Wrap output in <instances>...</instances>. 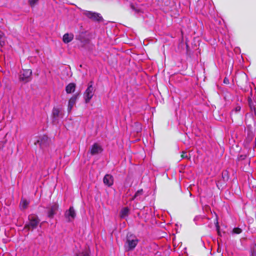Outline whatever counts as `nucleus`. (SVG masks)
I'll return each instance as SVG.
<instances>
[{"label": "nucleus", "mask_w": 256, "mask_h": 256, "mask_svg": "<svg viewBox=\"0 0 256 256\" xmlns=\"http://www.w3.org/2000/svg\"><path fill=\"white\" fill-rule=\"evenodd\" d=\"M251 256H256V250L254 251V252H252Z\"/></svg>", "instance_id": "nucleus-23"}, {"label": "nucleus", "mask_w": 256, "mask_h": 256, "mask_svg": "<svg viewBox=\"0 0 256 256\" xmlns=\"http://www.w3.org/2000/svg\"><path fill=\"white\" fill-rule=\"evenodd\" d=\"M104 183L108 186H110L113 184L114 179L112 175L107 174L103 179Z\"/></svg>", "instance_id": "nucleus-10"}, {"label": "nucleus", "mask_w": 256, "mask_h": 256, "mask_svg": "<svg viewBox=\"0 0 256 256\" xmlns=\"http://www.w3.org/2000/svg\"><path fill=\"white\" fill-rule=\"evenodd\" d=\"M182 158H187V155H186V152H183L182 154Z\"/></svg>", "instance_id": "nucleus-22"}, {"label": "nucleus", "mask_w": 256, "mask_h": 256, "mask_svg": "<svg viewBox=\"0 0 256 256\" xmlns=\"http://www.w3.org/2000/svg\"><path fill=\"white\" fill-rule=\"evenodd\" d=\"M226 82V79L224 80V82Z\"/></svg>", "instance_id": "nucleus-26"}, {"label": "nucleus", "mask_w": 256, "mask_h": 256, "mask_svg": "<svg viewBox=\"0 0 256 256\" xmlns=\"http://www.w3.org/2000/svg\"><path fill=\"white\" fill-rule=\"evenodd\" d=\"M90 151L92 155H95L100 153L102 151V148L98 144L94 143L90 148Z\"/></svg>", "instance_id": "nucleus-7"}, {"label": "nucleus", "mask_w": 256, "mask_h": 256, "mask_svg": "<svg viewBox=\"0 0 256 256\" xmlns=\"http://www.w3.org/2000/svg\"><path fill=\"white\" fill-rule=\"evenodd\" d=\"M28 204L29 202L27 200L22 199L20 204V208L22 210H24L28 207Z\"/></svg>", "instance_id": "nucleus-13"}, {"label": "nucleus", "mask_w": 256, "mask_h": 256, "mask_svg": "<svg viewBox=\"0 0 256 256\" xmlns=\"http://www.w3.org/2000/svg\"><path fill=\"white\" fill-rule=\"evenodd\" d=\"M216 228H217V230H218V232H219V226H218V224H217Z\"/></svg>", "instance_id": "nucleus-24"}, {"label": "nucleus", "mask_w": 256, "mask_h": 256, "mask_svg": "<svg viewBox=\"0 0 256 256\" xmlns=\"http://www.w3.org/2000/svg\"><path fill=\"white\" fill-rule=\"evenodd\" d=\"M38 0H28V2L31 6H34Z\"/></svg>", "instance_id": "nucleus-19"}, {"label": "nucleus", "mask_w": 256, "mask_h": 256, "mask_svg": "<svg viewBox=\"0 0 256 256\" xmlns=\"http://www.w3.org/2000/svg\"><path fill=\"white\" fill-rule=\"evenodd\" d=\"M60 114V110L57 108H54L52 110V114L53 118L54 119H57L59 116Z\"/></svg>", "instance_id": "nucleus-15"}, {"label": "nucleus", "mask_w": 256, "mask_h": 256, "mask_svg": "<svg viewBox=\"0 0 256 256\" xmlns=\"http://www.w3.org/2000/svg\"><path fill=\"white\" fill-rule=\"evenodd\" d=\"M81 12L83 15L94 21L99 22H102L103 20L102 16L99 13L84 10H81Z\"/></svg>", "instance_id": "nucleus-1"}, {"label": "nucleus", "mask_w": 256, "mask_h": 256, "mask_svg": "<svg viewBox=\"0 0 256 256\" xmlns=\"http://www.w3.org/2000/svg\"><path fill=\"white\" fill-rule=\"evenodd\" d=\"M74 38V35L72 34H65L62 38L63 42L64 43H68L70 42Z\"/></svg>", "instance_id": "nucleus-11"}, {"label": "nucleus", "mask_w": 256, "mask_h": 256, "mask_svg": "<svg viewBox=\"0 0 256 256\" xmlns=\"http://www.w3.org/2000/svg\"><path fill=\"white\" fill-rule=\"evenodd\" d=\"M76 84L74 83L69 84L66 88V91L68 94H70L75 90Z\"/></svg>", "instance_id": "nucleus-12"}, {"label": "nucleus", "mask_w": 256, "mask_h": 256, "mask_svg": "<svg viewBox=\"0 0 256 256\" xmlns=\"http://www.w3.org/2000/svg\"><path fill=\"white\" fill-rule=\"evenodd\" d=\"M58 205L57 204H54L52 205L48 212V216L50 218H53L58 210Z\"/></svg>", "instance_id": "nucleus-9"}, {"label": "nucleus", "mask_w": 256, "mask_h": 256, "mask_svg": "<svg viewBox=\"0 0 256 256\" xmlns=\"http://www.w3.org/2000/svg\"><path fill=\"white\" fill-rule=\"evenodd\" d=\"M129 212V209L127 207L123 208L120 212V216L122 218H124L128 216Z\"/></svg>", "instance_id": "nucleus-14"}, {"label": "nucleus", "mask_w": 256, "mask_h": 256, "mask_svg": "<svg viewBox=\"0 0 256 256\" xmlns=\"http://www.w3.org/2000/svg\"><path fill=\"white\" fill-rule=\"evenodd\" d=\"M77 256H89V254L88 252H82V253H80L77 254Z\"/></svg>", "instance_id": "nucleus-21"}, {"label": "nucleus", "mask_w": 256, "mask_h": 256, "mask_svg": "<svg viewBox=\"0 0 256 256\" xmlns=\"http://www.w3.org/2000/svg\"><path fill=\"white\" fill-rule=\"evenodd\" d=\"M138 242V240L135 236H130L127 238L126 244L124 246L126 251L134 250Z\"/></svg>", "instance_id": "nucleus-3"}, {"label": "nucleus", "mask_w": 256, "mask_h": 256, "mask_svg": "<svg viewBox=\"0 0 256 256\" xmlns=\"http://www.w3.org/2000/svg\"><path fill=\"white\" fill-rule=\"evenodd\" d=\"M65 217L68 219V222H72L76 216L75 210L72 206H70L68 210L64 214Z\"/></svg>", "instance_id": "nucleus-6"}, {"label": "nucleus", "mask_w": 256, "mask_h": 256, "mask_svg": "<svg viewBox=\"0 0 256 256\" xmlns=\"http://www.w3.org/2000/svg\"><path fill=\"white\" fill-rule=\"evenodd\" d=\"M94 92V88L92 86V82H90L86 90L84 97V100L86 103H88L90 101V100L92 98Z\"/></svg>", "instance_id": "nucleus-4"}, {"label": "nucleus", "mask_w": 256, "mask_h": 256, "mask_svg": "<svg viewBox=\"0 0 256 256\" xmlns=\"http://www.w3.org/2000/svg\"><path fill=\"white\" fill-rule=\"evenodd\" d=\"M242 232V230L239 228H235L232 230V232L236 234H239Z\"/></svg>", "instance_id": "nucleus-16"}, {"label": "nucleus", "mask_w": 256, "mask_h": 256, "mask_svg": "<svg viewBox=\"0 0 256 256\" xmlns=\"http://www.w3.org/2000/svg\"><path fill=\"white\" fill-rule=\"evenodd\" d=\"M28 220V223L24 226V228H27L28 230L36 228L40 222L38 216L35 214L30 215Z\"/></svg>", "instance_id": "nucleus-2"}, {"label": "nucleus", "mask_w": 256, "mask_h": 256, "mask_svg": "<svg viewBox=\"0 0 256 256\" xmlns=\"http://www.w3.org/2000/svg\"><path fill=\"white\" fill-rule=\"evenodd\" d=\"M226 82V79L224 80V82Z\"/></svg>", "instance_id": "nucleus-25"}, {"label": "nucleus", "mask_w": 256, "mask_h": 256, "mask_svg": "<svg viewBox=\"0 0 256 256\" xmlns=\"http://www.w3.org/2000/svg\"><path fill=\"white\" fill-rule=\"evenodd\" d=\"M142 192H142V190H138V191H137V192L135 194L134 196V198H136L137 197H138L139 196L142 195Z\"/></svg>", "instance_id": "nucleus-18"}, {"label": "nucleus", "mask_w": 256, "mask_h": 256, "mask_svg": "<svg viewBox=\"0 0 256 256\" xmlns=\"http://www.w3.org/2000/svg\"><path fill=\"white\" fill-rule=\"evenodd\" d=\"M78 98V94L74 95L68 100V111L70 113Z\"/></svg>", "instance_id": "nucleus-8"}, {"label": "nucleus", "mask_w": 256, "mask_h": 256, "mask_svg": "<svg viewBox=\"0 0 256 256\" xmlns=\"http://www.w3.org/2000/svg\"><path fill=\"white\" fill-rule=\"evenodd\" d=\"M3 36H4V34H0V45L1 46H4V44H5L4 40L2 39Z\"/></svg>", "instance_id": "nucleus-20"}, {"label": "nucleus", "mask_w": 256, "mask_h": 256, "mask_svg": "<svg viewBox=\"0 0 256 256\" xmlns=\"http://www.w3.org/2000/svg\"><path fill=\"white\" fill-rule=\"evenodd\" d=\"M32 74V70L30 69L23 70L21 72L20 79V80L27 82L31 80V76Z\"/></svg>", "instance_id": "nucleus-5"}, {"label": "nucleus", "mask_w": 256, "mask_h": 256, "mask_svg": "<svg viewBox=\"0 0 256 256\" xmlns=\"http://www.w3.org/2000/svg\"><path fill=\"white\" fill-rule=\"evenodd\" d=\"M241 109V107L240 106H237L232 111V113H238V112Z\"/></svg>", "instance_id": "nucleus-17"}]
</instances>
